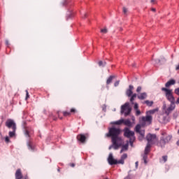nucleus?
Listing matches in <instances>:
<instances>
[{"label": "nucleus", "instance_id": "1", "mask_svg": "<svg viewBox=\"0 0 179 179\" xmlns=\"http://www.w3.org/2000/svg\"><path fill=\"white\" fill-rule=\"evenodd\" d=\"M121 133L120 129L119 127H110L108 133L106 135L108 138H111L112 145L109 147V150L113 148L114 150H118V148L122 145V139L119 136Z\"/></svg>", "mask_w": 179, "mask_h": 179}, {"label": "nucleus", "instance_id": "2", "mask_svg": "<svg viewBox=\"0 0 179 179\" xmlns=\"http://www.w3.org/2000/svg\"><path fill=\"white\" fill-rule=\"evenodd\" d=\"M162 136L161 137L160 141L157 143V145L164 148L165 145L171 140L172 136L166 134L165 132L162 133Z\"/></svg>", "mask_w": 179, "mask_h": 179}, {"label": "nucleus", "instance_id": "3", "mask_svg": "<svg viewBox=\"0 0 179 179\" xmlns=\"http://www.w3.org/2000/svg\"><path fill=\"white\" fill-rule=\"evenodd\" d=\"M124 136L129 138V143L131 145H132L134 141H135L134 132L130 131L128 127H125V129H124Z\"/></svg>", "mask_w": 179, "mask_h": 179}, {"label": "nucleus", "instance_id": "4", "mask_svg": "<svg viewBox=\"0 0 179 179\" xmlns=\"http://www.w3.org/2000/svg\"><path fill=\"white\" fill-rule=\"evenodd\" d=\"M162 90L165 92L167 100L170 101L172 105H175L176 101L172 94V90H168V88H162Z\"/></svg>", "mask_w": 179, "mask_h": 179}, {"label": "nucleus", "instance_id": "5", "mask_svg": "<svg viewBox=\"0 0 179 179\" xmlns=\"http://www.w3.org/2000/svg\"><path fill=\"white\" fill-rule=\"evenodd\" d=\"M129 102H126L124 105L121 106V113H124L125 116H127L130 114L131 111V108H130Z\"/></svg>", "mask_w": 179, "mask_h": 179}, {"label": "nucleus", "instance_id": "6", "mask_svg": "<svg viewBox=\"0 0 179 179\" xmlns=\"http://www.w3.org/2000/svg\"><path fill=\"white\" fill-rule=\"evenodd\" d=\"M6 127L8 129H12V130H17V124L13 119H8L6 122Z\"/></svg>", "mask_w": 179, "mask_h": 179}, {"label": "nucleus", "instance_id": "7", "mask_svg": "<svg viewBox=\"0 0 179 179\" xmlns=\"http://www.w3.org/2000/svg\"><path fill=\"white\" fill-rule=\"evenodd\" d=\"M147 141H148V144H150V145L152 144H154L157 142V136L155 134H148L146 137Z\"/></svg>", "mask_w": 179, "mask_h": 179}, {"label": "nucleus", "instance_id": "8", "mask_svg": "<svg viewBox=\"0 0 179 179\" xmlns=\"http://www.w3.org/2000/svg\"><path fill=\"white\" fill-rule=\"evenodd\" d=\"M89 138V134H79L77 136L76 138L77 140L84 144L86 142V140Z\"/></svg>", "mask_w": 179, "mask_h": 179}, {"label": "nucleus", "instance_id": "9", "mask_svg": "<svg viewBox=\"0 0 179 179\" xmlns=\"http://www.w3.org/2000/svg\"><path fill=\"white\" fill-rule=\"evenodd\" d=\"M108 162L110 165H115L117 164V161L113 159V155L110 154L108 158Z\"/></svg>", "mask_w": 179, "mask_h": 179}, {"label": "nucleus", "instance_id": "10", "mask_svg": "<svg viewBox=\"0 0 179 179\" xmlns=\"http://www.w3.org/2000/svg\"><path fill=\"white\" fill-rule=\"evenodd\" d=\"M15 179H23V174L21 169H17L15 173Z\"/></svg>", "mask_w": 179, "mask_h": 179}, {"label": "nucleus", "instance_id": "11", "mask_svg": "<svg viewBox=\"0 0 179 179\" xmlns=\"http://www.w3.org/2000/svg\"><path fill=\"white\" fill-rule=\"evenodd\" d=\"M133 90H134L133 85H129V89L127 90L126 91V94L128 97L131 96V95L133 94Z\"/></svg>", "mask_w": 179, "mask_h": 179}, {"label": "nucleus", "instance_id": "12", "mask_svg": "<svg viewBox=\"0 0 179 179\" xmlns=\"http://www.w3.org/2000/svg\"><path fill=\"white\" fill-rule=\"evenodd\" d=\"M141 120L144 122H151L152 118V116H150V115H147V116H143Z\"/></svg>", "mask_w": 179, "mask_h": 179}, {"label": "nucleus", "instance_id": "13", "mask_svg": "<svg viewBox=\"0 0 179 179\" xmlns=\"http://www.w3.org/2000/svg\"><path fill=\"white\" fill-rule=\"evenodd\" d=\"M175 109V105H172L171 103V106L168 107V108L166 110V114L169 115L171 111H173Z\"/></svg>", "mask_w": 179, "mask_h": 179}, {"label": "nucleus", "instance_id": "14", "mask_svg": "<svg viewBox=\"0 0 179 179\" xmlns=\"http://www.w3.org/2000/svg\"><path fill=\"white\" fill-rule=\"evenodd\" d=\"M147 96L148 95L146 92H142L141 94H139L138 95H137L138 99L140 100H144L147 98Z\"/></svg>", "mask_w": 179, "mask_h": 179}, {"label": "nucleus", "instance_id": "15", "mask_svg": "<svg viewBox=\"0 0 179 179\" xmlns=\"http://www.w3.org/2000/svg\"><path fill=\"white\" fill-rule=\"evenodd\" d=\"M175 83H176L175 80H169L165 84V86H166V87H169L170 86L175 85Z\"/></svg>", "mask_w": 179, "mask_h": 179}, {"label": "nucleus", "instance_id": "16", "mask_svg": "<svg viewBox=\"0 0 179 179\" xmlns=\"http://www.w3.org/2000/svg\"><path fill=\"white\" fill-rule=\"evenodd\" d=\"M150 148H151V145L148 143L147 146H146V148L145 149V155H148L150 152Z\"/></svg>", "mask_w": 179, "mask_h": 179}, {"label": "nucleus", "instance_id": "17", "mask_svg": "<svg viewBox=\"0 0 179 179\" xmlns=\"http://www.w3.org/2000/svg\"><path fill=\"white\" fill-rule=\"evenodd\" d=\"M129 148V144L127 143L126 145H123L122 147V150L120 151V154H122L124 151H127L128 150Z\"/></svg>", "mask_w": 179, "mask_h": 179}, {"label": "nucleus", "instance_id": "18", "mask_svg": "<svg viewBox=\"0 0 179 179\" xmlns=\"http://www.w3.org/2000/svg\"><path fill=\"white\" fill-rule=\"evenodd\" d=\"M113 124L115 125H120L124 124V119H120V120H117L116 122H113Z\"/></svg>", "mask_w": 179, "mask_h": 179}, {"label": "nucleus", "instance_id": "19", "mask_svg": "<svg viewBox=\"0 0 179 179\" xmlns=\"http://www.w3.org/2000/svg\"><path fill=\"white\" fill-rule=\"evenodd\" d=\"M114 78V76H110V77L108 78L106 81V84L110 85L112 83V80H113Z\"/></svg>", "mask_w": 179, "mask_h": 179}, {"label": "nucleus", "instance_id": "20", "mask_svg": "<svg viewBox=\"0 0 179 179\" xmlns=\"http://www.w3.org/2000/svg\"><path fill=\"white\" fill-rule=\"evenodd\" d=\"M123 124L127 127L131 126V123L130 120H129V119H127V120H124Z\"/></svg>", "mask_w": 179, "mask_h": 179}, {"label": "nucleus", "instance_id": "21", "mask_svg": "<svg viewBox=\"0 0 179 179\" xmlns=\"http://www.w3.org/2000/svg\"><path fill=\"white\" fill-rule=\"evenodd\" d=\"M144 103L146 104L147 106L151 107L152 106L153 101H145Z\"/></svg>", "mask_w": 179, "mask_h": 179}, {"label": "nucleus", "instance_id": "22", "mask_svg": "<svg viewBox=\"0 0 179 179\" xmlns=\"http://www.w3.org/2000/svg\"><path fill=\"white\" fill-rule=\"evenodd\" d=\"M62 113H63V115L64 117H69V116H71V112H68L66 110H64V112H62Z\"/></svg>", "mask_w": 179, "mask_h": 179}, {"label": "nucleus", "instance_id": "23", "mask_svg": "<svg viewBox=\"0 0 179 179\" xmlns=\"http://www.w3.org/2000/svg\"><path fill=\"white\" fill-rule=\"evenodd\" d=\"M28 148L31 151H34V146H33V144L31 143H28Z\"/></svg>", "mask_w": 179, "mask_h": 179}, {"label": "nucleus", "instance_id": "24", "mask_svg": "<svg viewBox=\"0 0 179 179\" xmlns=\"http://www.w3.org/2000/svg\"><path fill=\"white\" fill-rule=\"evenodd\" d=\"M15 132H16V130H13L12 131H10L9 132V136L10 138H13L15 136Z\"/></svg>", "mask_w": 179, "mask_h": 179}, {"label": "nucleus", "instance_id": "25", "mask_svg": "<svg viewBox=\"0 0 179 179\" xmlns=\"http://www.w3.org/2000/svg\"><path fill=\"white\" fill-rule=\"evenodd\" d=\"M135 131H136V133H138L141 131V124H137L136 126Z\"/></svg>", "mask_w": 179, "mask_h": 179}, {"label": "nucleus", "instance_id": "26", "mask_svg": "<svg viewBox=\"0 0 179 179\" xmlns=\"http://www.w3.org/2000/svg\"><path fill=\"white\" fill-rule=\"evenodd\" d=\"M99 66H105L106 64V62H103V61H99V63H98Z\"/></svg>", "mask_w": 179, "mask_h": 179}, {"label": "nucleus", "instance_id": "27", "mask_svg": "<svg viewBox=\"0 0 179 179\" xmlns=\"http://www.w3.org/2000/svg\"><path fill=\"white\" fill-rule=\"evenodd\" d=\"M157 111V109H152V110H148L147 112V115H148L149 114H154Z\"/></svg>", "mask_w": 179, "mask_h": 179}, {"label": "nucleus", "instance_id": "28", "mask_svg": "<svg viewBox=\"0 0 179 179\" xmlns=\"http://www.w3.org/2000/svg\"><path fill=\"white\" fill-rule=\"evenodd\" d=\"M147 159H148V154H144V155L143 157V159L145 164H147Z\"/></svg>", "mask_w": 179, "mask_h": 179}, {"label": "nucleus", "instance_id": "29", "mask_svg": "<svg viewBox=\"0 0 179 179\" xmlns=\"http://www.w3.org/2000/svg\"><path fill=\"white\" fill-rule=\"evenodd\" d=\"M26 136L30 137V134L29 132V129H25V133H24Z\"/></svg>", "mask_w": 179, "mask_h": 179}, {"label": "nucleus", "instance_id": "30", "mask_svg": "<svg viewBox=\"0 0 179 179\" xmlns=\"http://www.w3.org/2000/svg\"><path fill=\"white\" fill-rule=\"evenodd\" d=\"M107 31H108V29L106 28L101 29V33H102V34H107Z\"/></svg>", "mask_w": 179, "mask_h": 179}, {"label": "nucleus", "instance_id": "31", "mask_svg": "<svg viewBox=\"0 0 179 179\" xmlns=\"http://www.w3.org/2000/svg\"><path fill=\"white\" fill-rule=\"evenodd\" d=\"M25 92H26L25 99L27 100L29 98H30V95H29V91L27 90H26Z\"/></svg>", "mask_w": 179, "mask_h": 179}, {"label": "nucleus", "instance_id": "32", "mask_svg": "<svg viewBox=\"0 0 179 179\" xmlns=\"http://www.w3.org/2000/svg\"><path fill=\"white\" fill-rule=\"evenodd\" d=\"M127 158V154H124L122 157H121V159L124 160L126 159Z\"/></svg>", "mask_w": 179, "mask_h": 179}, {"label": "nucleus", "instance_id": "33", "mask_svg": "<svg viewBox=\"0 0 179 179\" xmlns=\"http://www.w3.org/2000/svg\"><path fill=\"white\" fill-rule=\"evenodd\" d=\"M138 134H140L141 136L143 137L145 136V131L141 130L140 132H138Z\"/></svg>", "mask_w": 179, "mask_h": 179}, {"label": "nucleus", "instance_id": "34", "mask_svg": "<svg viewBox=\"0 0 179 179\" xmlns=\"http://www.w3.org/2000/svg\"><path fill=\"white\" fill-rule=\"evenodd\" d=\"M167 159H168V157H167V156H163V157H162V159H163V161H164V163L166 162Z\"/></svg>", "mask_w": 179, "mask_h": 179}, {"label": "nucleus", "instance_id": "35", "mask_svg": "<svg viewBox=\"0 0 179 179\" xmlns=\"http://www.w3.org/2000/svg\"><path fill=\"white\" fill-rule=\"evenodd\" d=\"M122 10L124 15H126L128 11L127 8L126 7H123Z\"/></svg>", "mask_w": 179, "mask_h": 179}, {"label": "nucleus", "instance_id": "36", "mask_svg": "<svg viewBox=\"0 0 179 179\" xmlns=\"http://www.w3.org/2000/svg\"><path fill=\"white\" fill-rule=\"evenodd\" d=\"M76 112V109L74 108H72L70 110L71 115L73 113L74 114Z\"/></svg>", "mask_w": 179, "mask_h": 179}, {"label": "nucleus", "instance_id": "37", "mask_svg": "<svg viewBox=\"0 0 179 179\" xmlns=\"http://www.w3.org/2000/svg\"><path fill=\"white\" fill-rule=\"evenodd\" d=\"M175 94L179 96V87L175 89Z\"/></svg>", "mask_w": 179, "mask_h": 179}, {"label": "nucleus", "instance_id": "38", "mask_svg": "<svg viewBox=\"0 0 179 179\" xmlns=\"http://www.w3.org/2000/svg\"><path fill=\"white\" fill-rule=\"evenodd\" d=\"M133 105H134V109L136 110H138V103H136H136H134Z\"/></svg>", "mask_w": 179, "mask_h": 179}, {"label": "nucleus", "instance_id": "39", "mask_svg": "<svg viewBox=\"0 0 179 179\" xmlns=\"http://www.w3.org/2000/svg\"><path fill=\"white\" fill-rule=\"evenodd\" d=\"M117 164H124V161L122 160V159H121L120 160L117 161Z\"/></svg>", "mask_w": 179, "mask_h": 179}, {"label": "nucleus", "instance_id": "40", "mask_svg": "<svg viewBox=\"0 0 179 179\" xmlns=\"http://www.w3.org/2000/svg\"><path fill=\"white\" fill-rule=\"evenodd\" d=\"M5 141H6V143H10V138L8 137V136H6V137L5 138Z\"/></svg>", "mask_w": 179, "mask_h": 179}, {"label": "nucleus", "instance_id": "41", "mask_svg": "<svg viewBox=\"0 0 179 179\" xmlns=\"http://www.w3.org/2000/svg\"><path fill=\"white\" fill-rule=\"evenodd\" d=\"M135 98H133V96H131V99H130V102L131 103V104H134V101Z\"/></svg>", "mask_w": 179, "mask_h": 179}, {"label": "nucleus", "instance_id": "42", "mask_svg": "<svg viewBox=\"0 0 179 179\" xmlns=\"http://www.w3.org/2000/svg\"><path fill=\"white\" fill-rule=\"evenodd\" d=\"M136 110V115H137V116L140 115L141 111H140L138 109H137V110Z\"/></svg>", "mask_w": 179, "mask_h": 179}, {"label": "nucleus", "instance_id": "43", "mask_svg": "<svg viewBox=\"0 0 179 179\" xmlns=\"http://www.w3.org/2000/svg\"><path fill=\"white\" fill-rule=\"evenodd\" d=\"M142 88L141 87H138L136 90V92L139 93L141 91Z\"/></svg>", "mask_w": 179, "mask_h": 179}, {"label": "nucleus", "instance_id": "44", "mask_svg": "<svg viewBox=\"0 0 179 179\" xmlns=\"http://www.w3.org/2000/svg\"><path fill=\"white\" fill-rule=\"evenodd\" d=\"M119 84H120V81H115V84H114V86L117 87L119 85Z\"/></svg>", "mask_w": 179, "mask_h": 179}, {"label": "nucleus", "instance_id": "45", "mask_svg": "<svg viewBox=\"0 0 179 179\" xmlns=\"http://www.w3.org/2000/svg\"><path fill=\"white\" fill-rule=\"evenodd\" d=\"M131 96H132L133 98L136 99V96L138 97V95H136V94H133V95H131Z\"/></svg>", "mask_w": 179, "mask_h": 179}, {"label": "nucleus", "instance_id": "46", "mask_svg": "<svg viewBox=\"0 0 179 179\" xmlns=\"http://www.w3.org/2000/svg\"><path fill=\"white\" fill-rule=\"evenodd\" d=\"M6 45H10V43H9V41H8V40H6Z\"/></svg>", "mask_w": 179, "mask_h": 179}, {"label": "nucleus", "instance_id": "47", "mask_svg": "<svg viewBox=\"0 0 179 179\" xmlns=\"http://www.w3.org/2000/svg\"><path fill=\"white\" fill-rule=\"evenodd\" d=\"M70 166H71V167H74V166H75V164H71Z\"/></svg>", "mask_w": 179, "mask_h": 179}, {"label": "nucleus", "instance_id": "48", "mask_svg": "<svg viewBox=\"0 0 179 179\" xmlns=\"http://www.w3.org/2000/svg\"><path fill=\"white\" fill-rule=\"evenodd\" d=\"M156 62H157V63H160V59H158L156 60Z\"/></svg>", "mask_w": 179, "mask_h": 179}, {"label": "nucleus", "instance_id": "49", "mask_svg": "<svg viewBox=\"0 0 179 179\" xmlns=\"http://www.w3.org/2000/svg\"><path fill=\"white\" fill-rule=\"evenodd\" d=\"M176 103H177V104H179V98H178L177 101H176Z\"/></svg>", "mask_w": 179, "mask_h": 179}, {"label": "nucleus", "instance_id": "50", "mask_svg": "<svg viewBox=\"0 0 179 179\" xmlns=\"http://www.w3.org/2000/svg\"><path fill=\"white\" fill-rule=\"evenodd\" d=\"M152 10L153 12H155V11H156V9L154 8H152Z\"/></svg>", "mask_w": 179, "mask_h": 179}, {"label": "nucleus", "instance_id": "51", "mask_svg": "<svg viewBox=\"0 0 179 179\" xmlns=\"http://www.w3.org/2000/svg\"><path fill=\"white\" fill-rule=\"evenodd\" d=\"M176 70H179V64H178V65L176 66Z\"/></svg>", "mask_w": 179, "mask_h": 179}, {"label": "nucleus", "instance_id": "52", "mask_svg": "<svg viewBox=\"0 0 179 179\" xmlns=\"http://www.w3.org/2000/svg\"><path fill=\"white\" fill-rule=\"evenodd\" d=\"M87 17V13H85L84 14V18H86Z\"/></svg>", "mask_w": 179, "mask_h": 179}, {"label": "nucleus", "instance_id": "53", "mask_svg": "<svg viewBox=\"0 0 179 179\" xmlns=\"http://www.w3.org/2000/svg\"><path fill=\"white\" fill-rule=\"evenodd\" d=\"M155 1V0H151V3H154Z\"/></svg>", "mask_w": 179, "mask_h": 179}, {"label": "nucleus", "instance_id": "54", "mask_svg": "<svg viewBox=\"0 0 179 179\" xmlns=\"http://www.w3.org/2000/svg\"><path fill=\"white\" fill-rule=\"evenodd\" d=\"M57 114H58L59 118L60 120H62V117H59V113H58Z\"/></svg>", "mask_w": 179, "mask_h": 179}, {"label": "nucleus", "instance_id": "55", "mask_svg": "<svg viewBox=\"0 0 179 179\" xmlns=\"http://www.w3.org/2000/svg\"><path fill=\"white\" fill-rule=\"evenodd\" d=\"M136 167L138 166V162H136Z\"/></svg>", "mask_w": 179, "mask_h": 179}, {"label": "nucleus", "instance_id": "56", "mask_svg": "<svg viewBox=\"0 0 179 179\" xmlns=\"http://www.w3.org/2000/svg\"><path fill=\"white\" fill-rule=\"evenodd\" d=\"M177 144L179 145V142H178Z\"/></svg>", "mask_w": 179, "mask_h": 179}, {"label": "nucleus", "instance_id": "57", "mask_svg": "<svg viewBox=\"0 0 179 179\" xmlns=\"http://www.w3.org/2000/svg\"><path fill=\"white\" fill-rule=\"evenodd\" d=\"M178 133L179 134V130H178Z\"/></svg>", "mask_w": 179, "mask_h": 179}, {"label": "nucleus", "instance_id": "58", "mask_svg": "<svg viewBox=\"0 0 179 179\" xmlns=\"http://www.w3.org/2000/svg\"><path fill=\"white\" fill-rule=\"evenodd\" d=\"M106 179H108V178H106Z\"/></svg>", "mask_w": 179, "mask_h": 179}]
</instances>
